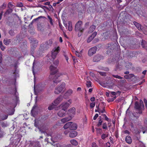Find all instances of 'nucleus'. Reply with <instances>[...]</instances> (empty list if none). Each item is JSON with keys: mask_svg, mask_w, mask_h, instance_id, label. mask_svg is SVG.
<instances>
[{"mask_svg": "<svg viewBox=\"0 0 147 147\" xmlns=\"http://www.w3.org/2000/svg\"><path fill=\"white\" fill-rule=\"evenodd\" d=\"M99 74L100 75L103 76H105L106 75V73L105 72H99Z\"/></svg>", "mask_w": 147, "mask_h": 147, "instance_id": "47", "label": "nucleus"}, {"mask_svg": "<svg viewBox=\"0 0 147 147\" xmlns=\"http://www.w3.org/2000/svg\"><path fill=\"white\" fill-rule=\"evenodd\" d=\"M68 30L69 31H72V24L71 22L69 21L68 22Z\"/></svg>", "mask_w": 147, "mask_h": 147, "instance_id": "25", "label": "nucleus"}, {"mask_svg": "<svg viewBox=\"0 0 147 147\" xmlns=\"http://www.w3.org/2000/svg\"><path fill=\"white\" fill-rule=\"evenodd\" d=\"M61 48L59 47H54L51 51V56L53 59H55L58 53L60 52Z\"/></svg>", "mask_w": 147, "mask_h": 147, "instance_id": "3", "label": "nucleus"}, {"mask_svg": "<svg viewBox=\"0 0 147 147\" xmlns=\"http://www.w3.org/2000/svg\"><path fill=\"white\" fill-rule=\"evenodd\" d=\"M111 93L112 94V95H115L116 94V93L114 92H111Z\"/></svg>", "mask_w": 147, "mask_h": 147, "instance_id": "61", "label": "nucleus"}, {"mask_svg": "<svg viewBox=\"0 0 147 147\" xmlns=\"http://www.w3.org/2000/svg\"><path fill=\"white\" fill-rule=\"evenodd\" d=\"M116 43L111 44H108L107 47V50L109 51L110 52H111L113 50L115 47Z\"/></svg>", "mask_w": 147, "mask_h": 147, "instance_id": "11", "label": "nucleus"}, {"mask_svg": "<svg viewBox=\"0 0 147 147\" xmlns=\"http://www.w3.org/2000/svg\"><path fill=\"white\" fill-rule=\"evenodd\" d=\"M65 84L64 83H62L61 85L55 89V93L56 94H59L65 88Z\"/></svg>", "mask_w": 147, "mask_h": 147, "instance_id": "5", "label": "nucleus"}, {"mask_svg": "<svg viewBox=\"0 0 147 147\" xmlns=\"http://www.w3.org/2000/svg\"><path fill=\"white\" fill-rule=\"evenodd\" d=\"M13 5L10 2H9L7 5V7L9 8H11L13 7Z\"/></svg>", "mask_w": 147, "mask_h": 147, "instance_id": "38", "label": "nucleus"}, {"mask_svg": "<svg viewBox=\"0 0 147 147\" xmlns=\"http://www.w3.org/2000/svg\"><path fill=\"white\" fill-rule=\"evenodd\" d=\"M77 125L76 123H73L71 122V128L72 129H77Z\"/></svg>", "mask_w": 147, "mask_h": 147, "instance_id": "30", "label": "nucleus"}, {"mask_svg": "<svg viewBox=\"0 0 147 147\" xmlns=\"http://www.w3.org/2000/svg\"><path fill=\"white\" fill-rule=\"evenodd\" d=\"M95 28L96 26H95L93 25L91 26L89 28V33H91L95 30Z\"/></svg>", "mask_w": 147, "mask_h": 147, "instance_id": "26", "label": "nucleus"}, {"mask_svg": "<svg viewBox=\"0 0 147 147\" xmlns=\"http://www.w3.org/2000/svg\"><path fill=\"white\" fill-rule=\"evenodd\" d=\"M44 86H42V87H41V86L40 85H39L38 86V88H39V89L40 90H42L43 89V88L44 87Z\"/></svg>", "mask_w": 147, "mask_h": 147, "instance_id": "53", "label": "nucleus"}, {"mask_svg": "<svg viewBox=\"0 0 147 147\" xmlns=\"http://www.w3.org/2000/svg\"><path fill=\"white\" fill-rule=\"evenodd\" d=\"M104 70L105 71H108L109 70V69L107 67H105L104 69Z\"/></svg>", "mask_w": 147, "mask_h": 147, "instance_id": "64", "label": "nucleus"}, {"mask_svg": "<svg viewBox=\"0 0 147 147\" xmlns=\"http://www.w3.org/2000/svg\"><path fill=\"white\" fill-rule=\"evenodd\" d=\"M46 44H44V45H41L40 46V48L41 49H45V48H44L45 46L46 45Z\"/></svg>", "mask_w": 147, "mask_h": 147, "instance_id": "51", "label": "nucleus"}, {"mask_svg": "<svg viewBox=\"0 0 147 147\" xmlns=\"http://www.w3.org/2000/svg\"><path fill=\"white\" fill-rule=\"evenodd\" d=\"M108 136V133L106 132L105 134H103L101 136V138L102 139L104 140Z\"/></svg>", "mask_w": 147, "mask_h": 147, "instance_id": "28", "label": "nucleus"}, {"mask_svg": "<svg viewBox=\"0 0 147 147\" xmlns=\"http://www.w3.org/2000/svg\"><path fill=\"white\" fill-rule=\"evenodd\" d=\"M95 98L94 97H92L90 98V100L92 102L95 100Z\"/></svg>", "mask_w": 147, "mask_h": 147, "instance_id": "58", "label": "nucleus"}, {"mask_svg": "<svg viewBox=\"0 0 147 147\" xmlns=\"http://www.w3.org/2000/svg\"><path fill=\"white\" fill-rule=\"evenodd\" d=\"M142 46L143 48H146L147 47V42L144 40H142Z\"/></svg>", "mask_w": 147, "mask_h": 147, "instance_id": "24", "label": "nucleus"}, {"mask_svg": "<svg viewBox=\"0 0 147 147\" xmlns=\"http://www.w3.org/2000/svg\"><path fill=\"white\" fill-rule=\"evenodd\" d=\"M124 133L125 134H129V132L127 130H125L124 131Z\"/></svg>", "mask_w": 147, "mask_h": 147, "instance_id": "59", "label": "nucleus"}, {"mask_svg": "<svg viewBox=\"0 0 147 147\" xmlns=\"http://www.w3.org/2000/svg\"><path fill=\"white\" fill-rule=\"evenodd\" d=\"M63 110H61L59 111L57 114L60 117H62L65 115V113Z\"/></svg>", "mask_w": 147, "mask_h": 147, "instance_id": "22", "label": "nucleus"}, {"mask_svg": "<svg viewBox=\"0 0 147 147\" xmlns=\"http://www.w3.org/2000/svg\"><path fill=\"white\" fill-rule=\"evenodd\" d=\"M92 147H98V146L96 144V143L95 142L92 143Z\"/></svg>", "mask_w": 147, "mask_h": 147, "instance_id": "40", "label": "nucleus"}, {"mask_svg": "<svg viewBox=\"0 0 147 147\" xmlns=\"http://www.w3.org/2000/svg\"><path fill=\"white\" fill-rule=\"evenodd\" d=\"M8 117V116L7 115H5L3 116L2 118V119L3 120H4L6 119Z\"/></svg>", "mask_w": 147, "mask_h": 147, "instance_id": "46", "label": "nucleus"}, {"mask_svg": "<svg viewBox=\"0 0 147 147\" xmlns=\"http://www.w3.org/2000/svg\"><path fill=\"white\" fill-rule=\"evenodd\" d=\"M68 102L70 104V105L72 103V100L71 99H69V100H68Z\"/></svg>", "mask_w": 147, "mask_h": 147, "instance_id": "60", "label": "nucleus"}, {"mask_svg": "<svg viewBox=\"0 0 147 147\" xmlns=\"http://www.w3.org/2000/svg\"><path fill=\"white\" fill-rule=\"evenodd\" d=\"M6 6V3H4L3 5L0 7V9L2 8V9H5Z\"/></svg>", "mask_w": 147, "mask_h": 147, "instance_id": "42", "label": "nucleus"}, {"mask_svg": "<svg viewBox=\"0 0 147 147\" xmlns=\"http://www.w3.org/2000/svg\"><path fill=\"white\" fill-rule=\"evenodd\" d=\"M98 109L99 110V113H104V112H105V110L104 109V108H103L102 109V110L100 109L99 108V107H98Z\"/></svg>", "mask_w": 147, "mask_h": 147, "instance_id": "44", "label": "nucleus"}, {"mask_svg": "<svg viewBox=\"0 0 147 147\" xmlns=\"http://www.w3.org/2000/svg\"><path fill=\"white\" fill-rule=\"evenodd\" d=\"M96 50V48L94 47L91 48L88 51V55L89 56H92L95 53Z\"/></svg>", "mask_w": 147, "mask_h": 147, "instance_id": "9", "label": "nucleus"}, {"mask_svg": "<svg viewBox=\"0 0 147 147\" xmlns=\"http://www.w3.org/2000/svg\"><path fill=\"white\" fill-rule=\"evenodd\" d=\"M36 106L35 105H34L33 107L32 108V109L31 111V112L32 113L34 111V110L36 108Z\"/></svg>", "mask_w": 147, "mask_h": 147, "instance_id": "57", "label": "nucleus"}, {"mask_svg": "<svg viewBox=\"0 0 147 147\" xmlns=\"http://www.w3.org/2000/svg\"><path fill=\"white\" fill-rule=\"evenodd\" d=\"M125 141L127 143L131 144L132 142V140L130 136H127L125 139Z\"/></svg>", "mask_w": 147, "mask_h": 147, "instance_id": "16", "label": "nucleus"}, {"mask_svg": "<svg viewBox=\"0 0 147 147\" xmlns=\"http://www.w3.org/2000/svg\"><path fill=\"white\" fill-rule=\"evenodd\" d=\"M2 53L1 52H0V63H1L2 62Z\"/></svg>", "mask_w": 147, "mask_h": 147, "instance_id": "49", "label": "nucleus"}, {"mask_svg": "<svg viewBox=\"0 0 147 147\" xmlns=\"http://www.w3.org/2000/svg\"><path fill=\"white\" fill-rule=\"evenodd\" d=\"M102 119H100L99 120V121L98 122V124H97V126L98 127H99V126H100L102 123Z\"/></svg>", "mask_w": 147, "mask_h": 147, "instance_id": "41", "label": "nucleus"}, {"mask_svg": "<svg viewBox=\"0 0 147 147\" xmlns=\"http://www.w3.org/2000/svg\"><path fill=\"white\" fill-rule=\"evenodd\" d=\"M69 106L70 104L67 102H64L60 105V107L62 109V110L66 111Z\"/></svg>", "mask_w": 147, "mask_h": 147, "instance_id": "7", "label": "nucleus"}, {"mask_svg": "<svg viewBox=\"0 0 147 147\" xmlns=\"http://www.w3.org/2000/svg\"><path fill=\"white\" fill-rule=\"evenodd\" d=\"M86 85L88 88L92 87L91 82L90 81H87L86 83Z\"/></svg>", "mask_w": 147, "mask_h": 147, "instance_id": "33", "label": "nucleus"}, {"mask_svg": "<svg viewBox=\"0 0 147 147\" xmlns=\"http://www.w3.org/2000/svg\"><path fill=\"white\" fill-rule=\"evenodd\" d=\"M95 105V102H91L90 103V106L91 108L94 107Z\"/></svg>", "mask_w": 147, "mask_h": 147, "instance_id": "43", "label": "nucleus"}, {"mask_svg": "<svg viewBox=\"0 0 147 147\" xmlns=\"http://www.w3.org/2000/svg\"><path fill=\"white\" fill-rule=\"evenodd\" d=\"M101 59V56L100 55H97L94 57L93 61L94 62H98L100 61Z\"/></svg>", "mask_w": 147, "mask_h": 147, "instance_id": "18", "label": "nucleus"}, {"mask_svg": "<svg viewBox=\"0 0 147 147\" xmlns=\"http://www.w3.org/2000/svg\"><path fill=\"white\" fill-rule=\"evenodd\" d=\"M50 3L49 2H47L44 3L43 4L45 5H49Z\"/></svg>", "mask_w": 147, "mask_h": 147, "instance_id": "55", "label": "nucleus"}, {"mask_svg": "<svg viewBox=\"0 0 147 147\" xmlns=\"http://www.w3.org/2000/svg\"><path fill=\"white\" fill-rule=\"evenodd\" d=\"M69 132V131L67 130H66L64 132V134L65 135H66Z\"/></svg>", "mask_w": 147, "mask_h": 147, "instance_id": "62", "label": "nucleus"}, {"mask_svg": "<svg viewBox=\"0 0 147 147\" xmlns=\"http://www.w3.org/2000/svg\"><path fill=\"white\" fill-rule=\"evenodd\" d=\"M133 132L136 134H139L140 132V131L138 130V129H134Z\"/></svg>", "mask_w": 147, "mask_h": 147, "instance_id": "35", "label": "nucleus"}, {"mask_svg": "<svg viewBox=\"0 0 147 147\" xmlns=\"http://www.w3.org/2000/svg\"><path fill=\"white\" fill-rule=\"evenodd\" d=\"M144 102L145 105L147 104V100L146 99H144Z\"/></svg>", "mask_w": 147, "mask_h": 147, "instance_id": "63", "label": "nucleus"}, {"mask_svg": "<svg viewBox=\"0 0 147 147\" xmlns=\"http://www.w3.org/2000/svg\"><path fill=\"white\" fill-rule=\"evenodd\" d=\"M49 129H39V131L42 134H43L45 135L48 136H51L52 134L51 132H48V130Z\"/></svg>", "mask_w": 147, "mask_h": 147, "instance_id": "8", "label": "nucleus"}, {"mask_svg": "<svg viewBox=\"0 0 147 147\" xmlns=\"http://www.w3.org/2000/svg\"><path fill=\"white\" fill-rule=\"evenodd\" d=\"M135 108L140 114L142 113V110L144 109V106L143 102L141 100H140L139 102H136L135 103Z\"/></svg>", "mask_w": 147, "mask_h": 147, "instance_id": "2", "label": "nucleus"}, {"mask_svg": "<svg viewBox=\"0 0 147 147\" xmlns=\"http://www.w3.org/2000/svg\"><path fill=\"white\" fill-rule=\"evenodd\" d=\"M97 34V33L96 32H94L92 34V35L90 36L88 39L87 40V42H89L91 41L96 36Z\"/></svg>", "mask_w": 147, "mask_h": 147, "instance_id": "15", "label": "nucleus"}, {"mask_svg": "<svg viewBox=\"0 0 147 147\" xmlns=\"http://www.w3.org/2000/svg\"><path fill=\"white\" fill-rule=\"evenodd\" d=\"M31 48L32 49H34L37 46L38 41L36 40H33L31 41Z\"/></svg>", "mask_w": 147, "mask_h": 147, "instance_id": "10", "label": "nucleus"}, {"mask_svg": "<svg viewBox=\"0 0 147 147\" xmlns=\"http://www.w3.org/2000/svg\"><path fill=\"white\" fill-rule=\"evenodd\" d=\"M102 127L103 129H106L107 128V124L105 123H104L102 125Z\"/></svg>", "mask_w": 147, "mask_h": 147, "instance_id": "50", "label": "nucleus"}, {"mask_svg": "<svg viewBox=\"0 0 147 147\" xmlns=\"http://www.w3.org/2000/svg\"><path fill=\"white\" fill-rule=\"evenodd\" d=\"M96 131L98 134H101L102 133V129H96Z\"/></svg>", "mask_w": 147, "mask_h": 147, "instance_id": "34", "label": "nucleus"}, {"mask_svg": "<svg viewBox=\"0 0 147 147\" xmlns=\"http://www.w3.org/2000/svg\"><path fill=\"white\" fill-rule=\"evenodd\" d=\"M42 17V16H40V17H39L38 18H36L32 20V21L30 23V24H32L34 21H36L37 20H38V19H39V18H41Z\"/></svg>", "mask_w": 147, "mask_h": 147, "instance_id": "45", "label": "nucleus"}, {"mask_svg": "<svg viewBox=\"0 0 147 147\" xmlns=\"http://www.w3.org/2000/svg\"><path fill=\"white\" fill-rule=\"evenodd\" d=\"M76 56H78V57H80L81 56V54L80 53H79L78 52L76 51Z\"/></svg>", "mask_w": 147, "mask_h": 147, "instance_id": "54", "label": "nucleus"}, {"mask_svg": "<svg viewBox=\"0 0 147 147\" xmlns=\"http://www.w3.org/2000/svg\"><path fill=\"white\" fill-rule=\"evenodd\" d=\"M72 119V118L71 117L69 116L68 117L62 119L61 120V121L63 123H65V122L70 120Z\"/></svg>", "mask_w": 147, "mask_h": 147, "instance_id": "14", "label": "nucleus"}, {"mask_svg": "<svg viewBox=\"0 0 147 147\" xmlns=\"http://www.w3.org/2000/svg\"><path fill=\"white\" fill-rule=\"evenodd\" d=\"M82 22L81 21H79L76 23L75 26V30L76 31H83L84 29L82 27Z\"/></svg>", "mask_w": 147, "mask_h": 147, "instance_id": "4", "label": "nucleus"}, {"mask_svg": "<svg viewBox=\"0 0 147 147\" xmlns=\"http://www.w3.org/2000/svg\"><path fill=\"white\" fill-rule=\"evenodd\" d=\"M112 76L115 78L118 79H121L123 78H122L120 76H118V75H117L113 74Z\"/></svg>", "mask_w": 147, "mask_h": 147, "instance_id": "32", "label": "nucleus"}, {"mask_svg": "<svg viewBox=\"0 0 147 147\" xmlns=\"http://www.w3.org/2000/svg\"><path fill=\"white\" fill-rule=\"evenodd\" d=\"M10 42V39H5L3 40V43L4 44L6 45H7L9 44Z\"/></svg>", "mask_w": 147, "mask_h": 147, "instance_id": "27", "label": "nucleus"}, {"mask_svg": "<svg viewBox=\"0 0 147 147\" xmlns=\"http://www.w3.org/2000/svg\"><path fill=\"white\" fill-rule=\"evenodd\" d=\"M71 125V122H69L67 123L63 126L64 129H70Z\"/></svg>", "mask_w": 147, "mask_h": 147, "instance_id": "19", "label": "nucleus"}, {"mask_svg": "<svg viewBox=\"0 0 147 147\" xmlns=\"http://www.w3.org/2000/svg\"><path fill=\"white\" fill-rule=\"evenodd\" d=\"M9 9H8L6 11V13H11L12 11L13 10L11 8H9Z\"/></svg>", "mask_w": 147, "mask_h": 147, "instance_id": "39", "label": "nucleus"}, {"mask_svg": "<svg viewBox=\"0 0 147 147\" xmlns=\"http://www.w3.org/2000/svg\"><path fill=\"white\" fill-rule=\"evenodd\" d=\"M62 97L59 96L54 101V103L55 105H58L62 100Z\"/></svg>", "mask_w": 147, "mask_h": 147, "instance_id": "17", "label": "nucleus"}, {"mask_svg": "<svg viewBox=\"0 0 147 147\" xmlns=\"http://www.w3.org/2000/svg\"><path fill=\"white\" fill-rule=\"evenodd\" d=\"M48 18L49 19V22H50V23L51 24L52 26L53 25V19H52L49 16H48Z\"/></svg>", "mask_w": 147, "mask_h": 147, "instance_id": "31", "label": "nucleus"}, {"mask_svg": "<svg viewBox=\"0 0 147 147\" xmlns=\"http://www.w3.org/2000/svg\"><path fill=\"white\" fill-rule=\"evenodd\" d=\"M73 92V90L71 89H69L66 92L65 95L67 96H70L72 94Z\"/></svg>", "mask_w": 147, "mask_h": 147, "instance_id": "21", "label": "nucleus"}, {"mask_svg": "<svg viewBox=\"0 0 147 147\" xmlns=\"http://www.w3.org/2000/svg\"><path fill=\"white\" fill-rule=\"evenodd\" d=\"M83 31H80V32H79L78 33V37H80V36L82 34V32Z\"/></svg>", "mask_w": 147, "mask_h": 147, "instance_id": "52", "label": "nucleus"}, {"mask_svg": "<svg viewBox=\"0 0 147 147\" xmlns=\"http://www.w3.org/2000/svg\"><path fill=\"white\" fill-rule=\"evenodd\" d=\"M59 61L58 59L55 60L53 62V64L54 66H53V65H51L50 67V69L52 72L49 76V77L51 78L53 77V82L54 83L56 84L58 83L60 81V80H58V78L61 75L66 76V80H68L69 79L68 75L66 73L62 74L61 73H57V71L56 68L59 64Z\"/></svg>", "mask_w": 147, "mask_h": 147, "instance_id": "1", "label": "nucleus"}, {"mask_svg": "<svg viewBox=\"0 0 147 147\" xmlns=\"http://www.w3.org/2000/svg\"><path fill=\"white\" fill-rule=\"evenodd\" d=\"M0 47L2 51H4L5 50V47H4V46H3V45L1 46V47Z\"/></svg>", "mask_w": 147, "mask_h": 147, "instance_id": "56", "label": "nucleus"}, {"mask_svg": "<svg viewBox=\"0 0 147 147\" xmlns=\"http://www.w3.org/2000/svg\"><path fill=\"white\" fill-rule=\"evenodd\" d=\"M55 106V105L53 103H52L48 107V109L49 110H51L54 108Z\"/></svg>", "mask_w": 147, "mask_h": 147, "instance_id": "29", "label": "nucleus"}, {"mask_svg": "<svg viewBox=\"0 0 147 147\" xmlns=\"http://www.w3.org/2000/svg\"><path fill=\"white\" fill-rule=\"evenodd\" d=\"M23 5L22 2H19L17 3L16 6L19 7H23Z\"/></svg>", "mask_w": 147, "mask_h": 147, "instance_id": "36", "label": "nucleus"}, {"mask_svg": "<svg viewBox=\"0 0 147 147\" xmlns=\"http://www.w3.org/2000/svg\"><path fill=\"white\" fill-rule=\"evenodd\" d=\"M70 142L72 145L76 146H77L78 144V142L74 139L71 140Z\"/></svg>", "mask_w": 147, "mask_h": 147, "instance_id": "23", "label": "nucleus"}, {"mask_svg": "<svg viewBox=\"0 0 147 147\" xmlns=\"http://www.w3.org/2000/svg\"><path fill=\"white\" fill-rule=\"evenodd\" d=\"M9 33L11 36H13L14 35V32L12 30H9Z\"/></svg>", "mask_w": 147, "mask_h": 147, "instance_id": "37", "label": "nucleus"}, {"mask_svg": "<svg viewBox=\"0 0 147 147\" xmlns=\"http://www.w3.org/2000/svg\"><path fill=\"white\" fill-rule=\"evenodd\" d=\"M78 134L77 132L73 130L69 134V136L70 138H73L76 137Z\"/></svg>", "mask_w": 147, "mask_h": 147, "instance_id": "13", "label": "nucleus"}, {"mask_svg": "<svg viewBox=\"0 0 147 147\" xmlns=\"http://www.w3.org/2000/svg\"><path fill=\"white\" fill-rule=\"evenodd\" d=\"M106 80L107 82L106 83L107 85L112 86L114 84V82L113 78L109 77Z\"/></svg>", "mask_w": 147, "mask_h": 147, "instance_id": "12", "label": "nucleus"}, {"mask_svg": "<svg viewBox=\"0 0 147 147\" xmlns=\"http://www.w3.org/2000/svg\"><path fill=\"white\" fill-rule=\"evenodd\" d=\"M134 24L135 26L139 30H141L142 29V26L141 24L136 22H134Z\"/></svg>", "mask_w": 147, "mask_h": 147, "instance_id": "20", "label": "nucleus"}, {"mask_svg": "<svg viewBox=\"0 0 147 147\" xmlns=\"http://www.w3.org/2000/svg\"><path fill=\"white\" fill-rule=\"evenodd\" d=\"M67 114L72 118L76 114V109L73 107L69 109L68 111Z\"/></svg>", "mask_w": 147, "mask_h": 147, "instance_id": "6", "label": "nucleus"}, {"mask_svg": "<svg viewBox=\"0 0 147 147\" xmlns=\"http://www.w3.org/2000/svg\"><path fill=\"white\" fill-rule=\"evenodd\" d=\"M98 116V114H96L95 116L93 117V119L94 120H95L96 118H97V117Z\"/></svg>", "mask_w": 147, "mask_h": 147, "instance_id": "48", "label": "nucleus"}]
</instances>
